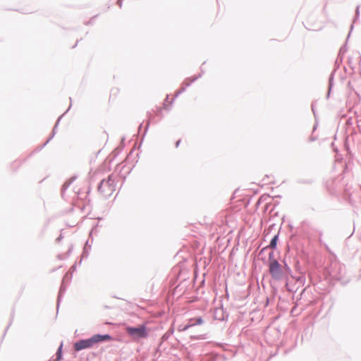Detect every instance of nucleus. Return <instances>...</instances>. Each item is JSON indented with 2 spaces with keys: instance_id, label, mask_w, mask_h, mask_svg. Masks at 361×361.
Masks as SVG:
<instances>
[{
  "instance_id": "0eeeda50",
  "label": "nucleus",
  "mask_w": 361,
  "mask_h": 361,
  "mask_svg": "<svg viewBox=\"0 0 361 361\" xmlns=\"http://www.w3.org/2000/svg\"><path fill=\"white\" fill-rule=\"evenodd\" d=\"M57 360H60L61 358V348L59 349L58 352H57Z\"/></svg>"
},
{
  "instance_id": "423d86ee",
  "label": "nucleus",
  "mask_w": 361,
  "mask_h": 361,
  "mask_svg": "<svg viewBox=\"0 0 361 361\" xmlns=\"http://www.w3.org/2000/svg\"><path fill=\"white\" fill-rule=\"evenodd\" d=\"M202 323V319L201 318H197L196 319V322L192 324V325H194V324H201Z\"/></svg>"
},
{
  "instance_id": "f03ea898",
  "label": "nucleus",
  "mask_w": 361,
  "mask_h": 361,
  "mask_svg": "<svg viewBox=\"0 0 361 361\" xmlns=\"http://www.w3.org/2000/svg\"><path fill=\"white\" fill-rule=\"evenodd\" d=\"M98 190L105 196L111 195L116 190V177L114 175H110L106 180H102Z\"/></svg>"
},
{
  "instance_id": "f257e3e1",
  "label": "nucleus",
  "mask_w": 361,
  "mask_h": 361,
  "mask_svg": "<svg viewBox=\"0 0 361 361\" xmlns=\"http://www.w3.org/2000/svg\"><path fill=\"white\" fill-rule=\"evenodd\" d=\"M111 340V337L108 335H94L92 337L85 340H80L74 344V349L76 351H80L81 350L92 348L94 345L97 343L104 341H110Z\"/></svg>"
},
{
  "instance_id": "20e7f679",
  "label": "nucleus",
  "mask_w": 361,
  "mask_h": 361,
  "mask_svg": "<svg viewBox=\"0 0 361 361\" xmlns=\"http://www.w3.org/2000/svg\"><path fill=\"white\" fill-rule=\"evenodd\" d=\"M269 271L274 279H279L281 278L283 271L280 264L276 260L272 259L269 262Z\"/></svg>"
},
{
  "instance_id": "39448f33",
  "label": "nucleus",
  "mask_w": 361,
  "mask_h": 361,
  "mask_svg": "<svg viewBox=\"0 0 361 361\" xmlns=\"http://www.w3.org/2000/svg\"><path fill=\"white\" fill-rule=\"evenodd\" d=\"M277 240H278V235H275L271 240L270 242V244H269V247L272 248V249H274L276 246V244H277Z\"/></svg>"
},
{
  "instance_id": "7ed1b4c3",
  "label": "nucleus",
  "mask_w": 361,
  "mask_h": 361,
  "mask_svg": "<svg viewBox=\"0 0 361 361\" xmlns=\"http://www.w3.org/2000/svg\"><path fill=\"white\" fill-rule=\"evenodd\" d=\"M126 329L128 334L130 336L133 340L145 338L148 336L147 329L144 325H140L137 327L128 326Z\"/></svg>"
}]
</instances>
